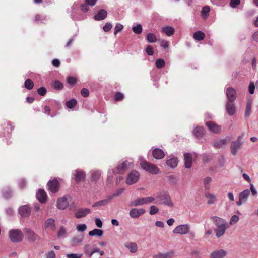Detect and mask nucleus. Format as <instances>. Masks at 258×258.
<instances>
[{
	"label": "nucleus",
	"mask_w": 258,
	"mask_h": 258,
	"mask_svg": "<svg viewBox=\"0 0 258 258\" xmlns=\"http://www.w3.org/2000/svg\"><path fill=\"white\" fill-rule=\"evenodd\" d=\"M24 231L28 241L31 242H34L37 240L40 239V237L38 235L29 228L25 229Z\"/></svg>",
	"instance_id": "9"
},
{
	"label": "nucleus",
	"mask_w": 258,
	"mask_h": 258,
	"mask_svg": "<svg viewBox=\"0 0 258 258\" xmlns=\"http://www.w3.org/2000/svg\"><path fill=\"white\" fill-rule=\"evenodd\" d=\"M124 246L132 253H136L138 250L137 244L135 242H127L124 244Z\"/></svg>",
	"instance_id": "21"
},
{
	"label": "nucleus",
	"mask_w": 258,
	"mask_h": 258,
	"mask_svg": "<svg viewBox=\"0 0 258 258\" xmlns=\"http://www.w3.org/2000/svg\"><path fill=\"white\" fill-rule=\"evenodd\" d=\"M240 3V0H230V6L233 8H236Z\"/></svg>",
	"instance_id": "54"
},
{
	"label": "nucleus",
	"mask_w": 258,
	"mask_h": 258,
	"mask_svg": "<svg viewBox=\"0 0 258 258\" xmlns=\"http://www.w3.org/2000/svg\"><path fill=\"white\" fill-rule=\"evenodd\" d=\"M107 16V12L104 9L99 10L94 17V19L100 21L104 19Z\"/></svg>",
	"instance_id": "26"
},
{
	"label": "nucleus",
	"mask_w": 258,
	"mask_h": 258,
	"mask_svg": "<svg viewBox=\"0 0 258 258\" xmlns=\"http://www.w3.org/2000/svg\"><path fill=\"white\" fill-rule=\"evenodd\" d=\"M139 173L134 170L130 173L127 175L126 179V183L128 185H132L136 183L139 179Z\"/></svg>",
	"instance_id": "6"
},
{
	"label": "nucleus",
	"mask_w": 258,
	"mask_h": 258,
	"mask_svg": "<svg viewBox=\"0 0 258 258\" xmlns=\"http://www.w3.org/2000/svg\"><path fill=\"white\" fill-rule=\"evenodd\" d=\"M226 94L228 102H234L236 98L237 93L235 90L233 88H228L226 90Z\"/></svg>",
	"instance_id": "13"
},
{
	"label": "nucleus",
	"mask_w": 258,
	"mask_h": 258,
	"mask_svg": "<svg viewBox=\"0 0 258 258\" xmlns=\"http://www.w3.org/2000/svg\"><path fill=\"white\" fill-rule=\"evenodd\" d=\"M184 164L186 168L189 169L191 167L192 157L190 153H185L184 154Z\"/></svg>",
	"instance_id": "22"
},
{
	"label": "nucleus",
	"mask_w": 258,
	"mask_h": 258,
	"mask_svg": "<svg viewBox=\"0 0 258 258\" xmlns=\"http://www.w3.org/2000/svg\"><path fill=\"white\" fill-rule=\"evenodd\" d=\"M110 199H109V197L108 199H104L102 200H100L97 202L94 203L92 205L93 207H100L102 206H105L107 204V203L109 202Z\"/></svg>",
	"instance_id": "35"
},
{
	"label": "nucleus",
	"mask_w": 258,
	"mask_h": 258,
	"mask_svg": "<svg viewBox=\"0 0 258 258\" xmlns=\"http://www.w3.org/2000/svg\"><path fill=\"white\" fill-rule=\"evenodd\" d=\"M227 143V140L226 139H223L217 140L214 143V146L216 148H223Z\"/></svg>",
	"instance_id": "27"
},
{
	"label": "nucleus",
	"mask_w": 258,
	"mask_h": 258,
	"mask_svg": "<svg viewBox=\"0 0 258 258\" xmlns=\"http://www.w3.org/2000/svg\"><path fill=\"white\" fill-rule=\"evenodd\" d=\"M19 213L22 217H27L31 214L29 206L27 205H23L19 208Z\"/></svg>",
	"instance_id": "15"
},
{
	"label": "nucleus",
	"mask_w": 258,
	"mask_h": 258,
	"mask_svg": "<svg viewBox=\"0 0 258 258\" xmlns=\"http://www.w3.org/2000/svg\"><path fill=\"white\" fill-rule=\"evenodd\" d=\"M91 211L88 208H82L78 209L75 213V216L77 218H80L86 216L90 213Z\"/></svg>",
	"instance_id": "18"
},
{
	"label": "nucleus",
	"mask_w": 258,
	"mask_h": 258,
	"mask_svg": "<svg viewBox=\"0 0 258 258\" xmlns=\"http://www.w3.org/2000/svg\"><path fill=\"white\" fill-rule=\"evenodd\" d=\"M159 210L157 207L155 205H152L150 207L149 213L150 215H153L158 213Z\"/></svg>",
	"instance_id": "49"
},
{
	"label": "nucleus",
	"mask_w": 258,
	"mask_h": 258,
	"mask_svg": "<svg viewBox=\"0 0 258 258\" xmlns=\"http://www.w3.org/2000/svg\"><path fill=\"white\" fill-rule=\"evenodd\" d=\"M81 95L83 97H86L89 96V90L87 89H86V88H83L81 90Z\"/></svg>",
	"instance_id": "60"
},
{
	"label": "nucleus",
	"mask_w": 258,
	"mask_h": 258,
	"mask_svg": "<svg viewBox=\"0 0 258 258\" xmlns=\"http://www.w3.org/2000/svg\"><path fill=\"white\" fill-rule=\"evenodd\" d=\"M211 181V178L210 177H206L204 179V185L206 190H208L210 188L209 184Z\"/></svg>",
	"instance_id": "46"
},
{
	"label": "nucleus",
	"mask_w": 258,
	"mask_h": 258,
	"mask_svg": "<svg viewBox=\"0 0 258 258\" xmlns=\"http://www.w3.org/2000/svg\"><path fill=\"white\" fill-rule=\"evenodd\" d=\"M74 172V179L76 182H80L84 179L85 175L82 171L76 170Z\"/></svg>",
	"instance_id": "19"
},
{
	"label": "nucleus",
	"mask_w": 258,
	"mask_h": 258,
	"mask_svg": "<svg viewBox=\"0 0 258 258\" xmlns=\"http://www.w3.org/2000/svg\"><path fill=\"white\" fill-rule=\"evenodd\" d=\"M91 180L92 181H96L99 179L101 175V172L98 170H93L91 172Z\"/></svg>",
	"instance_id": "33"
},
{
	"label": "nucleus",
	"mask_w": 258,
	"mask_h": 258,
	"mask_svg": "<svg viewBox=\"0 0 258 258\" xmlns=\"http://www.w3.org/2000/svg\"><path fill=\"white\" fill-rule=\"evenodd\" d=\"M47 90L45 87H42L37 90V93L41 96H44L46 93Z\"/></svg>",
	"instance_id": "55"
},
{
	"label": "nucleus",
	"mask_w": 258,
	"mask_h": 258,
	"mask_svg": "<svg viewBox=\"0 0 258 258\" xmlns=\"http://www.w3.org/2000/svg\"><path fill=\"white\" fill-rule=\"evenodd\" d=\"M49 190L52 193H55L58 191L59 184L58 180L56 179L52 181H49L47 183Z\"/></svg>",
	"instance_id": "11"
},
{
	"label": "nucleus",
	"mask_w": 258,
	"mask_h": 258,
	"mask_svg": "<svg viewBox=\"0 0 258 258\" xmlns=\"http://www.w3.org/2000/svg\"><path fill=\"white\" fill-rule=\"evenodd\" d=\"M67 82L70 85H74L76 82V79L75 78L69 77L68 78Z\"/></svg>",
	"instance_id": "62"
},
{
	"label": "nucleus",
	"mask_w": 258,
	"mask_h": 258,
	"mask_svg": "<svg viewBox=\"0 0 258 258\" xmlns=\"http://www.w3.org/2000/svg\"><path fill=\"white\" fill-rule=\"evenodd\" d=\"M112 27V24L110 23L107 22L103 26V29L105 32H108L111 29Z\"/></svg>",
	"instance_id": "57"
},
{
	"label": "nucleus",
	"mask_w": 258,
	"mask_h": 258,
	"mask_svg": "<svg viewBox=\"0 0 258 258\" xmlns=\"http://www.w3.org/2000/svg\"><path fill=\"white\" fill-rule=\"evenodd\" d=\"M91 246L90 244H85L84 247V253L87 255L89 257H91L90 253L92 252Z\"/></svg>",
	"instance_id": "40"
},
{
	"label": "nucleus",
	"mask_w": 258,
	"mask_h": 258,
	"mask_svg": "<svg viewBox=\"0 0 258 258\" xmlns=\"http://www.w3.org/2000/svg\"><path fill=\"white\" fill-rule=\"evenodd\" d=\"M37 199L42 203H44L46 201L47 195L43 189L38 190L36 194Z\"/></svg>",
	"instance_id": "23"
},
{
	"label": "nucleus",
	"mask_w": 258,
	"mask_h": 258,
	"mask_svg": "<svg viewBox=\"0 0 258 258\" xmlns=\"http://www.w3.org/2000/svg\"><path fill=\"white\" fill-rule=\"evenodd\" d=\"M252 101V99L250 97L247 98L244 113L245 117H249L251 114Z\"/></svg>",
	"instance_id": "17"
},
{
	"label": "nucleus",
	"mask_w": 258,
	"mask_h": 258,
	"mask_svg": "<svg viewBox=\"0 0 258 258\" xmlns=\"http://www.w3.org/2000/svg\"><path fill=\"white\" fill-rule=\"evenodd\" d=\"M162 32L165 33L168 36H171L174 34L175 29L172 26H167L163 27Z\"/></svg>",
	"instance_id": "30"
},
{
	"label": "nucleus",
	"mask_w": 258,
	"mask_h": 258,
	"mask_svg": "<svg viewBox=\"0 0 258 258\" xmlns=\"http://www.w3.org/2000/svg\"><path fill=\"white\" fill-rule=\"evenodd\" d=\"M206 124L208 126L209 130L214 133L217 134L221 132V126L214 122L207 121L206 122Z\"/></svg>",
	"instance_id": "14"
},
{
	"label": "nucleus",
	"mask_w": 258,
	"mask_h": 258,
	"mask_svg": "<svg viewBox=\"0 0 258 258\" xmlns=\"http://www.w3.org/2000/svg\"><path fill=\"white\" fill-rule=\"evenodd\" d=\"M210 219L216 226L214 229L216 236L220 238L225 234L228 228L227 222L225 220L217 216H212Z\"/></svg>",
	"instance_id": "1"
},
{
	"label": "nucleus",
	"mask_w": 258,
	"mask_h": 258,
	"mask_svg": "<svg viewBox=\"0 0 258 258\" xmlns=\"http://www.w3.org/2000/svg\"><path fill=\"white\" fill-rule=\"evenodd\" d=\"M210 11V7L208 6H204L201 11V15L203 18L205 19L207 17Z\"/></svg>",
	"instance_id": "38"
},
{
	"label": "nucleus",
	"mask_w": 258,
	"mask_h": 258,
	"mask_svg": "<svg viewBox=\"0 0 258 258\" xmlns=\"http://www.w3.org/2000/svg\"><path fill=\"white\" fill-rule=\"evenodd\" d=\"M190 230V226L187 224H182L176 226L173 230L174 234L185 235L188 233Z\"/></svg>",
	"instance_id": "7"
},
{
	"label": "nucleus",
	"mask_w": 258,
	"mask_h": 258,
	"mask_svg": "<svg viewBox=\"0 0 258 258\" xmlns=\"http://www.w3.org/2000/svg\"><path fill=\"white\" fill-rule=\"evenodd\" d=\"M54 88L57 90H61L63 87L62 83L58 81H56L54 82Z\"/></svg>",
	"instance_id": "56"
},
{
	"label": "nucleus",
	"mask_w": 258,
	"mask_h": 258,
	"mask_svg": "<svg viewBox=\"0 0 258 258\" xmlns=\"http://www.w3.org/2000/svg\"><path fill=\"white\" fill-rule=\"evenodd\" d=\"M46 258H55L56 257V254L53 250H51L49 251H48L46 253Z\"/></svg>",
	"instance_id": "59"
},
{
	"label": "nucleus",
	"mask_w": 258,
	"mask_h": 258,
	"mask_svg": "<svg viewBox=\"0 0 258 258\" xmlns=\"http://www.w3.org/2000/svg\"><path fill=\"white\" fill-rule=\"evenodd\" d=\"M205 197L207 199V204L211 205L215 203L216 201V196L214 194H210L209 192L205 193Z\"/></svg>",
	"instance_id": "28"
},
{
	"label": "nucleus",
	"mask_w": 258,
	"mask_h": 258,
	"mask_svg": "<svg viewBox=\"0 0 258 258\" xmlns=\"http://www.w3.org/2000/svg\"><path fill=\"white\" fill-rule=\"evenodd\" d=\"M166 164L169 167L174 168L177 166L178 160L176 158H171L166 161Z\"/></svg>",
	"instance_id": "31"
},
{
	"label": "nucleus",
	"mask_w": 258,
	"mask_h": 258,
	"mask_svg": "<svg viewBox=\"0 0 258 258\" xmlns=\"http://www.w3.org/2000/svg\"><path fill=\"white\" fill-rule=\"evenodd\" d=\"M45 229L54 230L55 228V221L52 218H49L46 220L44 224Z\"/></svg>",
	"instance_id": "25"
},
{
	"label": "nucleus",
	"mask_w": 258,
	"mask_h": 258,
	"mask_svg": "<svg viewBox=\"0 0 258 258\" xmlns=\"http://www.w3.org/2000/svg\"><path fill=\"white\" fill-rule=\"evenodd\" d=\"M147 40L150 43H154L157 41L155 35L152 33H149L147 35Z\"/></svg>",
	"instance_id": "39"
},
{
	"label": "nucleus",
	"mask_w": 258,
	"mask_h": 258,
	"mask_svg": "<svg viewBox=\"0 0 258 258\" xmlns=\"http://www.w3.org/2000/svg\"><path fill=\"white\" fill-rule=\"evenodd\" d=\"M140 165L143 170L151 174L156 175L160 172V169L156 165L148 162L146 160H143L140 163Z\"/></svg>",
	"instance_id": "2"
},
{
	"label": "nucleus",
	"mask_w": 258,
	"mask_h": 258,
	"mask_svg": "<svg viewBox=\"0 0 258 258\" xmlns=\"http://www.w3.org/2000/svg\"><path fill=\"white\" fill-rule=\"evenodd\" d=\"M142 26L141 24H138L136 26L132 27L133 31L137 34H141L142 32Z\"/></svg>",
	"instance_id": "41"
},
{
	"label": "nucleus",
	"mask_w": 258,
	"mask_h": 258,
	"mask_svg": "<svg viewBox=\"0 0 258 258\" xmlns=\"http://www.w3.org/2000/svg\"><path fill=\"white\" fill-rule=\"evenodd\" d=\"M124 190L125 189L124 188H121L117 189L113 195L109 197V199L111 200L114 197L119 196L121 195L123 192Z\"/></svg>",
	"instance_id": "47"
},
{
	"label": "nucleus",
	"mask_w": 258,
	"mask_h": 258,
	"mask_svg": "<svg viewBox=\"0 0 258 258\" xmlns=\"http://www.w3.org/2000/svg\"><path fill=\"white\" fill-rule=\"evenodd\" d=\"M130 165V164L128 163V162L127 161H125L122 162L121 163V165H118L117 167V168H116L117 172L118 173H121V172H123L126 169L127 165Z\"/></svg>",
	"instance_id": "36"
},
{
	"label": "nucleus",
	"mask_w": 258,
	"mask_h": 258,
	"mask_svg": "<svg viewBox=\"0 0 258 258\" xmlns=\"http://www.w3.org/2000/svg\"><path fill=\"white\" fill-rule=\"evenodd\" d=\"M83 239V237L77 236L74 237L72 239V243H73V244H78L81 243L82 242Z\"/></svg>",
	"instance_id": "48"
},
{
	"label": "nucleus",
	"mask_w": 258,
	"mask_h": 258,
	"mask_svg": "<svg viewBox=\"0 0 258 258\" xmlns=\"http://www.w3.org/2000/svg\"><path fill=\"white\" fill-rule=\"evenodd\" d=\"M76 229L79 232H83L86 230L87 226L85 224H78Z\"/></svg>",
	"instance_id": "50"
},
{
	"label": "nucleus",
	"mask_w": 258,
	"mask_h": 258,
	"mask_svg": "<svg viewBox=\"0 0 258 258\" xmlns=\"http://www.w3.org/2000/svg\"><path fill=\"white\" fill-rule=\"evenodd\" d=\"M9 237L13 242L21 241L23 239V234L20 230L12 229L9 232Z\"/></svg>",
	"instance_id": "5"
},
{
	"label": "nucleus",
	"mask_w": 258,
	"mask_h": 258,
	"mask_svg": "<svg viewBox=\"0 0 258 258\" xmlns=\"http://www.w3.org/2000/svg\"><path fill=\"white\" fill-rule=\"evenodd\" d=\"M123 98V94L120 92H117L115 95V100L116 101H119Z\"/></svg>",
	"instance_id": "61"
},
{
	"label": "nucleus",
	"mask_w": 258,
	"mask_h": 258,
	"mask_svg": "<svg viewBox=\"0 0 258 258\" xmlns=\"http://www.w3.org/2000/svg\"><path fill=\"white\" fill-rule=\"evenodd\" d=\"M241 142V136H238L236 141H233L231 143L230 149L231 154L233 156H235L237 154L238 150L240 149L241 146L242 145Z\"/></svg>",
	"instance_id": "8"
},
{
	"label": "nucleus",
	"mask_w": 258,
	"mask_h": 258,
	"mask_svg": "<svg viewBox=\"0 0 258 258\" xmlns=\"http://www.w3.org/2000/svg\"><path fill=\"white\" fill-rule=\"evenodd\" d=\"M250 195V190L249 189H245L241 192L239 194V199L241 200L244 203H246Z\"/></svg>",
	"instance_id": "29"
},
{
	"label": "nucleus",
	"mask_w": 258,
	"mask_h": 258,
	"mask_svg": "<svg viewBox=\"0 0 258 258\" xmlns=\"http://www.w3.org/2000/svg\"><path fill=\"white\" fill-rule=\"evenodd\" d=\"M255 90V85L254 82H250L248 86V91L250 94L254 93Z\"/></svg>",
	"instance_id": "58"
},
{
	"label": "nucleus",
	"mask_w": 258,
	"mask_h": 258,
	"mask_svg": "<svg viewBox=\"0 0 258 258\" xmlns=\"http://www.w3.org/2000/svg\"><path fill=\"white\" fill-rule=\"evenodd\" d=\"M155 200V198L151 196L139 198L132 201L131 205L132 206H138L144 204H148L153 202Z\"/></svg>",
	"instance_id": "4"
},
{
	"label": "nucleus",
	"mask_w": 258,
	"mask_h": 258,
	"mask_svg": "<svg viewBox=\"0 0 258 258\" xmlns=\"http://www.w3.org/2000/svg\"><path fill=\"white\" fill-rule=\"evenodd\" d=\"M82 256V254L78 253H70L67 254V258H81Z\"/></svg>",
	"instance_id": "53"
},
{
	"label": "nucleus",
	"mask_w": 258,
	"mask_h": 258,
	"mask_svg": "<svg viewBox=\"0 0 258 258\" xmlns=\"http://www.w3.org/2000/svg\"><path fill=\"white\" fill-rule=\"evenodd\" d=\"M88 5L87 3L82 4L81 6V10L84 12H87L89 9H88Z\"/></svg>",
	"instance_id": "64"
},
{
	"label": "nucleus",
	"mask_w": 258,
	"mask_h": 258,
	"mask_svg": "<svg viewBox=\"0 0 258 258\" xmlns=\"http://www.w3.org/2000/svg\"><path fill=\"white\" fill-rule=\"evenodd\" d=\"M71 198L69 196H64L59 198L57 201V207L59 209L64 210L69 206L68 199Z\"/></svg>",
	"instance_id": "10"
},
{
	"label": "nucleus",
	"mask_w": 258,
	"mask_h": 258,
	"mask_svg": "<svg viewBox=\"0 0 258 258\" xmlns=\"http://www.w3.org/2000/svg\"><path fill=\"white\" fill-rule=\"evenodd\" d=\"M66 234L67 231L64 227H61L57 233V236L58 238H63L66 236Z\"/></svg>",
	"instance_id": "45"
},
{
	"label": "nucleus",
	"mask_w": 258,
	"mask_h": 258,
	"mask_svg": "<svg viewBox=\"0 0 258 258\" xmlns=\"http://www.w3.org/2000/svg\"><path fill=\"white\" fill-rule=\"evenodd\" d=\"M153 156L156 159H161L164 156V151L160 148H155L152 151Z\"/></svg>",
	"instance_id": "20"
},
{
	"label": "nucleus",
	"mask_w": 258,
	"mask_h": 258,
	"mask_svg": "<svg viewBox=\"0 0 258 258\" xmlns=\"http://www.w3.org/2000/svg\"><path fill=\"white\" fill-rule=\"evenodd\" d=\"M77 104V101L75 99H72L69 101H66V106L70 108H73Z\"/></svg>",
	"instance_id": "42"
},
{
	"label": "nucleus",
	"mask_w": 258,
	"mask_h": 258,
	"mask_svg": "<svg viewBox=\"0 0 258 258\" xmlns=\"http://www.w3.org/2000/svg\"><path fill=\"white\" fill-rule=\"evenodd\" d=\"M226 255V252L224 250H216L210 254L211 258H223Z\"/></svg>",
	"instance_id": "24"
},
{
	"label": "nucleus",
	"mask_w": 258,
	"mask_h": 258,
	"mask_svg": "<svg viewBox=\"0 0 258 258\" xmlns=\"http://www.w3.org/2000/svg\"><path fill=\"white\" fill-rule=\"evenodd\" d=\"M25 87L28 90H31L34 86V83L33 81L30 79H27L24 83Z\"/></svg>",
	"instance_id": "43"
},
{
	"label": "nucleus",
	"mask_w": 258,
	"mask_h": 258,
	"mask_svg": "<svg viewBox=\"0 0 258 258\" xmlns=\"http://www.w3.org/2000/svg\"><path fill=\"white\" fill-rule=\"evenodd\" d=\"M157 199L156 203L159 204H164L167 206L172 207L173 203L168 194L165 192H160L156 197Z\"/></svg>",
	"instance_id": "3"
},
{
	"label": "nucleus",
	"mask_w": 258,
	"mask_h": 258,
	"mask_svg": "<svg viewBox=\"0 0 258 258\" xmlns=\"http://www.w3.org/2000/svg\"><path fill=\"white\" fill-rule=\"evenodd\" d=\"M146 51L149 55H152L153 54V50L151 46H148L147 47Z\"/></svg>",
	"instance_id": "63"
},
{
	"label": "nucleus",
	"mask_w": 258,
	"mask_h": 258,
	"mask_svg": "<svg viewBox=\"0 0 258 258\" xmlns=\"http://www.w3.org/2000/svg\"><path fill=\"white\" fill-rule=\"evenodd\" d=\"M145 213L143 208H132L129 212V215L132 218H137Z\"/></svg>",
	"instance_id": "12"
},
{
	"label": "nucleus",
	"mask_w": 258,
	"mask_h": 258,
	"mask_svg": "<svg viewBox=\"0 0 258 258\" xmlns=\"http://www.w3.org/2000/svg\"><path fill=\"white\" fill-rule=\"evenodd\" d=\"M103 234L102 230L98 229H95L89 232V235L90 236H101Z\"/></svg>",
	"instance_id": "37"
},
{
	"label": "nucleus",
	"mask_w": 258,
	"mask_h": 258,
	"mask_svg": "<svg viewBox=\"0 0 258 258\" xmlns=\"http://www.w3.org/2000/svg\"><path fill=\"white\" fill-rule=\"evenodd\" d=\"M155 64L157 68L161 69L165 66V62L163 59L159 58L156 60Z\"/></svg>",
	"instance_id": "44"
},
{
	"label": "nucleus",
	"mask_w": 258,
	"mask_h": 258,
	"mask_svg": "<svg viewBox=\"0 0 258 258\" xmlns=\"http://www.w3.org/2000/svg\"><path fill=\"white\" fill-rule=\"evenodd\" d=\"M233 102H227L226 104V109L229 115L232 116L234 115L236 110V108Z\"/></svg>",
	"instance_id": "16"
},
{
	"label": "nucleus",
	"mask_w": 258,
	"mask_h": 258,
	"mask_svg": "<svg viewBox=\"0 0 258 258\" xmlns=\"http://www.w3.org/2000/svg\"><path fill=\"white\" fill-rule=\"evenodd\" d=\"M123 29V25L120 23L116 25L114 28V34L116 35L118 32H120Z\"/></svg>",
	"instance_id": "52"
},
{
	"label": "nucleus",
	"mask_w": 258,
	"mask_h": 258,
	"mask_svg": "<svg viewBox=\"0 0 258 258\" xmlns=\"http://www.w3.org/2000/svg\"><path fill=\"white\" fill-rule=\"evenodd\" d=\"M204 130L202 127H196L193 130V134L196 138H200L204 134Z\"/></svg>",
	"instance_id": "32"
},
{
	"label": "nucleus",
	"mask_w": 258,
	"mask_h": 258,
	"mask_svg": "<svg viewBox=\"0 0 258 258\" xmlns=\"http://www.w3.org/2000/svg\"><path fill=\"white\" fill-rule=\"evenodd\" d=\"M239 220V218L237 215H233L231 217L229 223L231 225H233L236 223Z\"/></svg>",
	"instance_id": "51"
},
{
	"label": "nucleus",
	"mask_w": 258,
	"mask_h": 258,
	"mask_svg": "<svg viewBox=\"0 0 258 258\" xmlns=\"http://www.w3.org/2000/svg\"><path fill=\"white\" fill-rule=\"evenodd\" d=\"M205 37V34L201 31H198L195 32L193 35L194 38L195 40H198V41H201V40H203L204 39Z\"/></svg>",
	"instance_id": "34"
}]
</instances>
